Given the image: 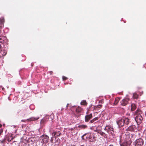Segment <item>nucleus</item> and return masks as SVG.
<instances>
[{"instance_id":"obj_1","label":"nucleus","mask_w":146,"mask_h":146,"mask_svg":"<svg viewBox=\"0 0 146 146\" xmlns=\"http://www.w3.org/2000/svg\"><path fill=\"white\" fill-rule=\"evenodd\" d=\"M5 20L3 17H1L0 18V35L3 34L2 31H3V27L4 26V23Z\"/></svg>"},{"instance_id":"obj_2","label":"nucleus","mask_w":146,"mask_h":146,"mask_svg":"<svg viewBox=\"0 0 146 146\" xmlns=\"http://www.w3.org/2000/svg\"><path fill=\"white\" fill-rule=\"evenodd\" d=\"M144 141L141 138L137 139L134 142L135 146H142L144 144Z\"/></svg>"},{"instance_id":"obj_3","label":"nucleus","mask_w":146,"mask_h":146,"mask_svg":"<svg viewBox=\"0 0 146 146\" xmlns=\"http://www.w3.org/2000/svg\"><path fill=\"white\" fill-rule=\"evenodd\" d=\"M40 140H43L46 143L48 142L49 137L47 135H43L40 137Z\"/></svg>"},{"instance_id":"obj_4","label":"nucleus","mask_w":146,"mask_h":146,"mask_svg":"<svg viewBox=\"0 0 146 146\" xmlns=\"http://www.w3.org/2000/svg\"><path fill=\"white\" fill-rule=\"evenodd\" d=\"M8 40L7 37L4 36L0 35V42L2 44H7Z\"/></svg>"},{"instance_id":"obj_5","label":"nucleus","mask_w":146,"mask_h":146,"mask_svg":"<svg viewBox=\"0 0 146 146\" xmlns=\"http://www.w3.org/2000/svg\"><path fill=\"white\" fill-rule=\"evenodd\" d=\"M135 121L138 124H140L142 122L143 117L141 115L135 116Z\"/></svg>"},{"instance_id":"obj_6","label":"nucleus","mask_w":146,"mask_h":146,"mask_svg":"<svg viewBox=\"0 0 146 146\" xmlns=\"http://www.w3.org/2000/svg\"><path fill=\"white\" fill-rule=\"evenodd\" d=\"M104 129L109 134H110L111 135H112L114 132L113 128L110 126H106Z\"/></svg>"},{"instance_id":"obj_7","label":"nucleus","mask_w":146,"mask_h":146,"mask_svg":"<svg viewBox=\"0 0 146 146\" xmlns=\"http://www.w3.org/2000/svg\"><path fill=\"white\" fill-rule=\"evenodd\" d=\"M117 123L119 127H121L124 125L123 118L119 119L117 121Z\"/></svg>"},{"instance_id":"obj_8","label":"nucleus","mask_w":146,"mask_h":146,"mask_svg":"<svg viewBox=\"0 0 146 146\" xmlns=\"http://www.w3.org/2000/svg\"><path fill=\"white\" fill-rule=\"evenodd\" d=\"M129 100V98H126L123 99L121 102V105L123 106H125L126 105Z\"/></svg>"},{"instance_id":"obj_9","label":"nucleus","mask_w":146,"mask_h":146,"mask_svg":"<svg viewBox=\"0 0 146 146\" xmlns=\"http://www.w3.org/2000/svg\"><path fill=\"white\" fill-rule=\"evenodd\" d=\"M136 129V127L134 125H131L128 127L126 129L127 131H130L131 132H134Z\"/></svg>"},{"instance_id":"obj_10","label":"nucleus","mask_w":146,"mask_h":146,"mask_svg":"<svg viewBox=\"0 0 146 146\" xmlns=\"http://www.w3.org/2000/svg\"><path fill=\"white\" fill-rule=\"evenodd\" d=\"M92 113L89 115H86L85 117V121L86 122H88L92 118Z\"/></svg>"},{"instance_id":"obj_11","label":"nucleus","mask_w":146,"mask_h":146,"mask_svg":"<svg viewBox=\"0 0 146 146\" xmlns=\"http://www.w3.org/2000/svg\"><path fill=\"white\" fill-rule=\"evenodd\" d=\"M39 117H32L29 119H27V120H22L21 121L24 122H26V121H36L37 120L39 119Z\"/></svg>"},{"instance_id":"obj_12","label":"nucleus","mask_w":146,"mask_h":146,"mask_svg":"<svg viewBox=\"0 0 146 146\" xmlns=\"http://www.w3.org/2000/svg\"><path fill=\"white\" fill-rule=\"evenodd\" d=\"M124 124L128 125L131 122L130 119L127 118H123Z\"/></svg>"},{"instance_id":"obj_13","label":"nucleus","mask_w":146,"mask_h":146,"mask_svg":"<svg viewBox=\"0 0 146 146\" xmlns=\"http://www.w3.org/2000/svg\"><path fill=\"white\" fill-rule=\"evenodd\" d=\"M142 112L139 109H137L135 113L134 114V116L139 115H141Z\"/></svg>"},{"instance_id":"obj_14","label":"nucleus","mask_w":146,"mask_h":146,"mask_svg":"<svg viewBox=\"0 0 146 146\" xmlns=\"http://www.w3.org/2000/svg\"><path fill=\"white\" fill-rule=\"evenodd\" d=\"M130 143L129 142L125 141L121 145V146H129Z\"/></svg>"},{"instance_id":"obj_15","label":"nucleus","mask_w":146,"mask_h":146,"mask_svg":"<svg viewBox=\"0 0 146 146\" xmlns=\"http://www.w3.org/2000/svg\"><path fill=\"white\" fill-rule=\"evenodd\" d=\"M7 52L5 49H2L1 51H0V53L1 55L2 56H4L7 54Z\"/></svg>"},{"instance_id":"obj_16","label":"nucleus","mask_w":146,"mask_h":146,"mask_svg":"<svg viewBox=\"0 0 146 146\" xmlns=\"http://www.w3.org/2000/svg\"><path fill=\"white\" fill-rule=\"evenodd\" d=\"M61 132L58 131V132H53L52 133V135H53L54 136L56 135L57 136H59L60 135H61Z\"/></svg>"},{"instance_id":"obj_17","label":"nucleus","mask_w":146,"mask_h":146,"mask_svg":"<svg viewBox=\"0 0 146 146\" xmlns=\"http://www.w3.org/2000/svg\"><path fill=\"white\" fill-rule=\"evenodd\" d=\"M99 118L98 117H96L94 118L93 119L90 120L89 122L90 123H95L96 121L98 120Z\"/></svg>"},{"instance_id":"obj_18","label":"nucleus","mask_w":146,"mask_h":146,"mask_svg":"<svg viewBox=\"0 0 146 146\" xmlns=\"http://www.w3.org/2000/svg\"><path fill=\"white\" fill-rule=\"evenodd\" d=\"M98 133H100L101 135L103 136L105 138H106L107 137V135L102 131L99 132Z\"/></svg>"},{"instance_id":"obj_19","label":"nucleus","mask_w":146,"mask_h":146,"mask_svg":"<svg viewBox=\"0 0 146 146\" xmlns=\"http://www.w3.org/2000/svg\"><path fill=\"white\" fill-rule=\"evenodd\" d=\"M82 109L79 106L76 109V112L78 113H80L82 111Z\"/></svg>"},{"instance_id":"obj_20","label":"nucleus","mask_w":146,"mask_h":146,"mask_svg":"<svg viewBox=\"0 0 146 146\" xmlns=\"http://www.w3.org/2000/svg\"><path fill=\"white\" fill-rule=\"evenodd\" d=\"M131 110L132 111H134L136 108L135 104H133L131 105Z\"/></svg>"},{"instance_id":"obj_21","label":"nucleus","mask_w":146,"mask_h":146,"mask_svg":"<svg viewBox=\"0 0 146 146\" xmlns=\"http://www.w3.org/2000/svg\"><path fill=\"white\" fill-rule=\"evenodd\" d=\"M87 126L86 125H79L78 127L80 128L81 129H84L87 127Z\"/></svg>"},{"instance_id":"obj_22","label":"nucleus","mask_w":146,"mask_h":146,"mask_svg":"<svg viewBox=\"0 0 146 146\" xmlns=\"http://www.w3.org/2000/svg\"><path fill=\"white\" fill-rule=\"evenodd\" d=\"M125 135L126 136V139H131L130 133L128 132H126Z\"/></svg>"},{"instance_id":"obj_23","label":"nucleus","mask_w":146,"mask_h":146,"mask_svg":"<svg viewBox=\"0 0 146 146\" xmlns=\"http://www.w3.org/2000/svg\"><path fill=\"white\" fill-rule=\"evenodd\" d=\"M133 97L134 99H137L138 97V95L136 93H134L133 94Z\"/></svg>"},{"instance_id":"obj_24","label":"nucleus","mask_w":146,"mask_h":146,"mask_svg":"<svg viewBox=\"0 0 146 146\" xmlns=\"http://www.w3.org/2000/svg\"><path fill=\"white\" fill-rule=\"evenodd\" d=\"M119 100V98H115L114 103V104L115 105H116L118 103Z\"/></svg>"},{"instance_id":"obj_25","label":"nucleus","mask_w":146,"mask_h":146,"mask_svg":"<svg viewBox=\"0 0 146 146\" xmlns=\"http://www.w3.org/2000/svg\"><path fill=\"white\" fill-rule=\"evenodd\" d=\"M81 105H85L87 104V103L85 100H83L81 102Z\"/></svg>"},{"instance_id":"obj_26","label":"nucleus","mask_w":146,"mask_h":146,"mask_svg":"<svg viewBox=\"0 0 146 146\" xmlns=\"http://www.w3.org/2000/svg\"><path fill=\"white\" fill-rule=\"evenodd\" d=\"M135 137V135L134 134H131V135H130V137H131V139H133V138H134Z\"/></svg>"},{"instance_id":"obj_27","label":"nucleus","mask_w":146,"mask_h":146,"mask_svg":"<svg viewBox=\"0 0 146 146\" xmlns=\"http://www.w3.org/2000/svg\"><path fill=\"white\" fill-rule=\"evenodd\" d=\"M62 79L63 80H65L68 79V78L64 76H63Z\"/></svg>"},{"instance_id":"obj_28","label":"nucleus","mask_w":146,"mask_h":146,"mask_svg":"<svg viewBox=\"0 0 146 146\" xmlns=\"http://www.w3.org/2000/svg\"><path fill=\"white\" fill-rule=\"evenodd\" d=\"M6 140V139H3L1 141V142L2 143H4L5 142Z\"/></svg>"},{"instance_id":"obj_29","label":"nucleus","mask_w":146,"mask_h":146,"mask_svg":"<svg viewBox=\"0 0 146 146\" xmlns=\"http://www.w3.org/2000/svg\"><path fill=\"white\" fill-rule=\"evenodd\" d=\"M88 135H89L90 136L91 133H88ZM91 138H92V137L90 136L89 137V139H91Z\"/></svg>"},{"instance_id":"obj_30","label":"nucleus","mask_w":146,"mask_h":146,"mask_svg":"<svg viewBox=\"0 0 146 146\" xmlns=\"http://www.w3.org/2000/svg\"><path fill=\"white\" fill-rule=\"evenodd\" d=\"M41 143H42V144H43L44 143H45V142L43 140H41Z\"/></svg>"},{"instance_id":"obj_31","label":"nucleus","mask_w":146,"mask_h":146,"mask_svg":"<svg viewBox=\"0 0 146 146\" xmlns=\"http://www.w3.org/2000/svg\"><path fill=\"white\" fill-rule=\"evenodd\" d=\"M2 49V47L1 46V44H0V51H1V50Z\"/></svg>"},{"instance_id":"obj_32","label":"nucleus","mask_w":146,"mask_h":146,"mask_svg":"<svg viewBox=\"0 0 146 146\" xmlns=\"http://www.w3.org/2000/svg\"><path fill=\"white\" fill-rule=\"evenodd\" d=\"M69 104H68L66 105V109H67V108L68 107Z\"/></svg>"},{"instance_id":"obj_33","label":"nucleus","mask_w":146,"mask_h":146,"mask_svg":"<svg viewBox=\"0 0 146 146\" xmlns=\"http://www.w3.org/2000/svg\"><path fill=\"white\" fill-rule=\"evenodd\" d=\"M13 138L12 137V138L11 139V140H9V139H8V141H11V140H13Z\"/></svg>"},{"instance_id":"obj_34","label":"nucleus","mask_w":146,"mask_h":146,"mask_svg":"<svg viewBox=\"0 0 146 146\" xmlns=\"http://www.w3.org/2000/svg\"><path fill=\"white\" fill-rule=\"evenodd\" d=\"M0 131V134H1V133L3 132V130L2 129H1Z\"/></svg>"},{"instance_id":"obj_35","label":"nucleus","mask_w":146,"mask_h":146,"mask_svg":"<svg viewBox=\"0 0 146 146\" xmlns=\"http://www.w3.org/2000/svg\"><path fill=\"white\" fill-rule=\"evenodd\" d=\"M50 74H52L53 73V72L52 71H50Z\"/></svg>"},{"instance_id":"obj_36","label":"nucleus","mask_w":146,"mask_h":146,"mask_svg":"<svg viewBox=\"0 0 146 146\" xmlns=\"http://www.w3.org/2000/svg\"><path fill=\"white\" fill-rule=\"evenodd\" d=\"M102 106V105H99V106H98V108H100Z\"/></svg>"},{"instance_id":"obj_37","label":"nucleus","mask_w":146,"mask_h":146,"mask_svg":"<svg viewBox=\"0 0 146 146\" xmlns=\"http://www.w3.org/2000/svg\"><path fill=\"white\" fill-rule=\"evenodd\" d=\"M2 125L0 124V127H2Z\"/></svg>"},{"instance_id":"obj_38","label":"nucleus","mask_w":146,"mask_h":146,"mask_svg":"<svg viewBox=\"0 0 146 146\" xmlns=\"http://www.w3.org/2000/svg\"><path fill=\"white\" fill-rule=\"evenodd\" d=\"M109 146H113V145H110Z\"/></svg>"},{"instance_id":"obj_39","label":"nucleus","mask_w":146,"mask_h":146,"mask_svg":"<svg viewBox=\"0 0 146 146\" xmlns=\"http://www.w3.org/2000/svg\"><path fill=\"white\" fill-rule=\"evenodd\" d=\"M64 84L65 85L66 84V83H64Z\"/></svg>"},{"instance_id":"obj_40","label":"nucleus","mask_w":146,"mask_h":146,"mask_svg":"<svg viewBox=\"0 0 146 146\" xmlns=\"http://www.w3.org/2000/svg\"><path fill=\"white\" fill-rule=\"evenodd\" d=\"M145 115L146 116V112L145 113Z\"/></svg>"},{"instance_id":"obj_41","label":"nucleus","mask_w":146,"mask_h":146,"mask_svg":"<svg viewBox=\"0 0 146 146\" xmlns=\"http://www.w3.org/2000/svg\"><path fill=\"white\" fill-rule=\"evenodd\" d=\"M94 137L93 136V138L94 139Z\"/></svg>"},{"instance_id":"obj_42","label":"nucleus","mask_w":146,"mask_h":146,"mask_svg":"<svg viewBox=\"0 0 146 146\" xmlns=\"http://www.w3.org/2000/svg\"><path fill=\"white\" fill-rule=\"evenodd\" d=\"M23 126H22V127L23 128Z\"/></svg>"},{"instance_id":"obj_43","label":"nucleus","mask_w":146,"mask_h":146,"mask_svg":"<svg viewBox=\"0 0 146 146\" xmlns=\"http://www.w3.org/2000/svg\"><path fill=\"white\" fill-rule=\"evenodd\" d=\"M23 126H22V127L23 128Z\"/></svg>"},{"instance_id":"obj_44","label":"nucleus","mask_w":146,"mask_h":146,"mask_svg":"<svg viewBox=\"0 0 146 146\" xmlns=\"http://www.w3.org/2000/svg\"><path fill=\"white\" fill-rule=\"evenodd\" d=\"M73 146H74V145H73Z\"/></svg>"}]
</instances>
